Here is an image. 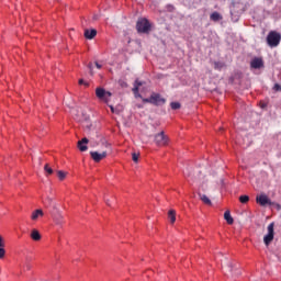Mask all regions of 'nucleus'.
Listing matches in <instances>:
<instances>
[{"mask_svg": "<svg viewBox=\"0 0 281 281\" xmlns=\"http://www.w3.org/2000/svg\"><path fill=\"white\" fill-rule=\"evenodd\" d=\"M266 41L269 47H278V45H280L281 34L276 31H270Z\"/></svg>", "mask_w": 281, "mask_h": 281, "instance_id": "nucleus-2", "label": "nucleus"}, {"mask_svg": "<svg viewBox=\"0 0 281 281\" xmlns=\"http://www.w3.org/2000/svg\"><path fill=\"white\" fill-rule=\"evenodd\" d=\"M103 146L106 150H109V148H111V145H109V143H103ZM103 150L102 153L99 151H90V156L93 159V161H95L97 164L102 161V159H106V150Z\"/></svg>", "mask_w": 281, "mask_h": 281, "instance_id": "nucleus-4", "label": "nucleus"}, {"mask_svg": "<svg viewBox=\"0 0 281 281\" xmlns=\"http://www.w3.org/2000/svg\"><path fill=\"white\" fill-rule=\"evenodd\" d=\"M151 104H154L155 106H161L164 104H166V99H164L161 97V94L159 93H151Z\"/></svg>", "mask_w": 281, "mask_h": 281, "instance_id": "nucleus-9", "label": "nucleus"}, {"mask_svg": "<svg viewBox=\"0 0 281 281\" xmlns=\"http://www.w3.org/2000/svg\"><path fill=\"white\" fill-rule=\"evenodd\" d=\"M24 269L26 270V271H30V269H32V265L30 263V258H26L25 259V262H24Z\"/></svg>", "mask_w": 281, "mask_h": 281, "instance_id": "nucleus-24", "label": "nucleus"}, {"mask_svg": "<svg viewBox=\"0 0 281 281\" xmlns=\"http://www.w3.org/2000/svg\"><path fill=\"white\" fill-rule=\"evenodd\" d=\"M106 205H111V203H109V200L105 201Z\"/></svg>", "mask_w": 281, "mask_h": 281, "instance_id": "nucleus-37", "label": "nucleus"}, {"mask_svg": "<svg viewBox=\"0 0 281 281\" xmlns=\"http://www.w3.org/2000/svg\"><path fill=\"white\" fill-rule=\"evenodd\" d=\"M225 65L223 63L215 61L214 67L215 69H223Z\"/></svg>", "mask_w": 281, "mask_h": 281, "instance_id": "nucleus-29", "label": "nucleus"}, {"mask_svg": "<svg viewBox=\"0 0 281 281\" xmlns=\"http://www.w3.org/2000/svg\"><path fill=\"white\" fill-rule=\"evenodd\" d=\"M155 144L157 146H166L168 144V136L164 134V132H160L155 135Z\"/></svg>", "mask_w": 281, "mask_h": 281, "instance_id": "nucleus-8", "label": "nucleus"}, {"mask_svg": "<svg viewBox=\"0 0 281 281\" xmlns=\"http://www.w3.org/2000/svg\"><path fill=\"white\" fill-rule=\"evenodd\" d=\"M40 216H44V213L43 210L37 209L32 213L31 218L32 221H38Z\"/></svg>", "mask_w": 281, "mask_h": 281, "instance_id": "nucleus-15", "label": "nucleus"}, {"mask_svg": "<svg viewBox=\"0 0 281 281\" xmlns=\"http://www.w3.org/2000/svg\"><path fill=\"white\" fill-rule=\"evenodd\" d=\"M87 144H89V138L83 137L81 140L77 143V146L81 153H86L89 147H87Z\"/></svg>", "mask_w": 281, "mask_h": 281, "instance_id": "nucleus-11", "label": "nucleus"}, {"mask_svg": "<svg viewBox=\"0 0 281 281\" xmlns=\"http://www.w3.org/2000/svg\"><path fill=\"white\" fill-rule=\"evenodd\" d=\"M111 113H115V115H120V110L115 109L113 105H109Z\"/></svg>", "mask_w": 281, "mask_h": 281, "instance_id": "nucleus-28", "label": "nucleus"}, {"mask_svg": "<svg viewBox=\"0 0 281 281\" xmlns=\"http://www.w3.org/2000/svg\"><path fill=\"white\" fill-rule=\"evenodd\" d=\"M224 218L228 225H234V217H232V213L229 211L224 213Z\"/></svg>", "mask_w": 281, "mask_h": 281, "instance_id": "nucleus-16", "label": "nucleus"}, {"mask_svg": "<svg viewBox=\"0 0 281 281\" xmlns=\"http://www.w3.org/2000/svg\"><path fill=\"white\" fill-rule=\"evenodd\" d=\"M44 170H45L46 175H54V169H52V167H49V164H46L44 166Z\"/></svg>", "mask_w": 281, "mask_h": 281, "instance_id": "nucleus-21", "label": "nucleus"}, {"mask_svg": "<svg viewBox=\"0 0 281 281\" xmlns=\"http://www.w3.org/2000/svg\"><path fill=\"white\" fill-rule=\"evenodd\" d=\"M89 68L91 69V64H89Z\"/></svg>", "mask_w": 281, "mask_h": 281, "instance_id": "nucleus-38", "label": "nucleus"}, {"mask_svg": "<svg viewBox=\"0 0 281 281\" xmlns=\"http://www.w3.org/2000/svg\"><path fill=\"white\" fill-rule=\"evenodd\" d=\"M142 85H144V83H143L142 81L137 80V79H136V81L134 82V86H136V87H138V88H140Z\"/></svg>", "mask_w": 281, "mask_h": 281, "instance_id": "nucleus-32", "label": "nucleus"}, {"mask_svg": "<svg viewBox=\"0 0 281 281\" xmlns=\"http://www.w3.org/2000/svg\"><path fill=\"white\" fill-rule=\"evenodd\" d=\"M132 159L133 161H135V164H137V161H139V154L137 153L132 154Z\"/></svg>", "mask_w": 281, "mask_h": 281, "instance_id": "nucleus-27", "label": "nucleus"}, {"mask_svg": "<svg viewBox=\"0 0 281 281\" xmlns=\"http://www.w3.org/2000/svg\"><path fill=\"white\" fill-rule=\"evenodd\" d=\"M32 240H41V233L37 229H33L31 233Z\"/></svg>", "mask_w": 281, "mask_h": 281, "instance_id": "nucleus-18", "label": "nucleus"}, {"mask_svg": "<svg viewBox=\"0 0 281 281\" xmlns=\"http://www.w3.org/2000/svg\"><path fill=\"white\" fill-rule=\"evenodd\" d=\"M201 201H203L205 203V205H212V201L210 200V198H207V195L205 194H199Z\"/></svg>", "mask_w": 281, "mask_h": 281, "instance_id": "nucleus-20", "label": "nucleus"}, {"mask_svg": "<svg viewBox=\"0 0 281 281\" xmlns=\"http://www.w3.org/2000/svg\"><path fill=\"white\" fill-rule=\"evenodd\" d=\"M95 95L98 100L104 102L105 104H109V102H111V97L113 95V93H111V91H106L104 88H97Z\"/></svg>", "mask_w": 281, "mask_h": 281, "instance_id": "nucleus-3", "label": "nucleus"}, {"mask_svg": "<svg viewBox=\"0 0 281 281\" xmlns=\"http://www.w3.org/2000/svg\"><path fill=\"white\" fill-rule=\"evenodd\" d=\"M273 90H274V91H281V86H280V83H276V85L273 86Z\"/></svg>", "mask_w": 281, "mask_h": 281, "instance_id": "nucleus-31", "label": "nucleus"}, {"mask_svg": "<svg viewBox=\"0 0 281 281\" xmlns=\"http://www.w3.org/2000/svg\"><path fill=\"white\" fill-rule=\"evenodd\" d=\"M97 69H102V65H100L98 61H95Z\"/></svg>", "mask_w": 281, "mask_h": 281, "instance_id": "nucleus-33", "label": "nucleus"}, {"mask_svg": "<svg viewBox=\"0 0 281 281\" xmlns=\"http://www.w3.org/2000/svg\"><path fill=\"white\" fill-rule=\"evenodd\" d=\"M256 201L261 207H265L266 205H274L267 194L257 195Z\"/></svg>", "mask_w": 281, "mask_h": 281, "instance_id": "nucleus-7", "label": "nucleus"}, {"mask_svg": "<svg viewBox=\"0 0 281 281\" xmlns=\"http://www.w3.org/2000/svg\"><path fill=\"white\" fill-rule=\"evenodd\" d=\"M5 258V241L3 237L0 235V260Z\"/></svg>", "mask_w": 281, "mask_h": 281, "instance_id": "nucleus-12", "label": "nucleus"}, {"mask_svg": "<svg viewBox=\"0 0 281 281\" xmlns=\"http://www.w3.org/2000/svg\"><path fill=\"white\" fill-rule=\"evenodd\" d=\"M150 27H153V24H150V21L146 18H139L136 22V30L138 34H149Z\"/></svg>", "mask_w": 281, "mask_h": 281, "instance_id": "nucleus-1", "label": "nucleus"}, {"mask_svg": "<svg viewBox=\"0 0 281 281\" xmlns=\"http://www.w3.org/2000/svg\"><path fill=\"white\" fill-rule=\"evenodd\" d=\"M239 201L244 204L249 203V195H240Z\"/></svg>", "mask_w": 281, "mask_h": 281, "instance_id": "nucleus-25", "label": "nucleus"}, {"mask_svg": "<svg viewBox=\"0 0 281 281\" xmlns=\"http://www.w3.org/2000/svg\"><path fill=\"white\" fill-rule=\"evenodd\" d=\"M132 91H133V93L135 94V97L137 98H140V95H139V87H137V86H134V88L132 89Z\"/></svg>", "mask_w": 281, "mask_h": 281, "instance_id": "nucleus-26", "label": "nucleus"}, {"mask_svg": "<svg viewBox=\"0 0 281 281\" xmlns=\"http://www.w3.org/2000/svg\"><path fill=\"white\" fill-rule=\"evenodd\" d=\"M274 203V202H273ZM274 205L277 206L278 210H281V205L278 203H274Z\"/></svg>", "mask_w": 281, "mask_h": 281, "instance_id": "nucleus-35", "label": "nucleus"}, {"mask_svg": "<svg viewBox=\"0 0 281 281\" xmlns=\"http://www.w3.org/2000/svg\"><path fill=\"white\" fill-rule=\"evenodd\" d=\"M79 85H85V80L83 79H79Z\"/></svg>", "mask_w": 281, "mask_h": 281, "instance_id": "nucleus-36", "label": "nucleus"}, {"mask_svg": "<svg viewBox=\"0 0 281 281\" xmlns=\"http://www.w3.org/2000/svg\"><path fill=\"white\" fill-rule=\"evenodd\" d=\"M98 35V31L95 29L92 30H86L85 31V37L91 41L92 38H95Z\"/></svg>", "mask_w": 281, "mask_h": 281, "instance_id": "nucleus-13", "label": "nucleus"}, {"mask_svg": "<svg viewBox=\"0 0 281 281\" xmlns=\"http://www.w3.org/2000/svg\"><path fill=\"white\" fill-rule=\"evenodd\" d=\"M222 267L225 273H235V276H240V270L232 265L227 258L222 261Z\"/></svg>", "mask_w": 281, "mask_h": 281, "instance_id": "nucleus-5", "label": "nucleus"}, {"mask_svg": "<svg viewBox=\"0 0 281 281\" xmlns=\"http://www.w3.org/2000/svg\"><path fill=\"white\" fill-rule=\"evenodd\" d=\"M53 220H54V223H56V225H64L65 224V217L63 216L61 213L55 214Z\"/></svg>", "mask_w": 281, "mask_h": 281, "instance_id": "nucleus-14", "label": "nucleus"}, {"mask_svg": "<svg viewBox=\"0 0 281 281\" xmlns=\"http://www.w3.org/2000/svg\"><path fill=\"white\" fill-rule=\"evenodd\" d=\"M170 106L173 111H178V109H181V103L179 102H171Z\"/></svg>", "mask_w": 281, "mask_h": 281, "instance_id": "nucleus-23", "label": "nucleus"}, {"mask_svg": "<svg viewBox=\"0 0 281 281\" xmlns=\"http://www.w3.org/2000/svg\"><path fill=\"white\" fill-rule=\"evenodd\" d=\"M274 227H276L274 223H270L268 225V234L263 237V243L267 247H269V245H271V243L273 241Z\"/></svg>", "mask_w": 281, "mask_h": 281, "instance_id": "nucleus-6", "label": "nucleus"}, {"mask_svg": "<svg viewBox=\"0 0 281 281\" xmlns=\"http://www.w3.org/2000/svg\"><path fill=\"white\" fill-rule=\"evenodd\" d=\"M168 218L170 221V223H175L177 221V212L175 210H170L168 212Z\"/></svg>", "mask_w": 281, "mask_h": 281, "instance_id": "nucleus-17", "label": "nucleus"}, {"mask_svg": "<svg viewBox=\"0 0 281 281\" xmlns=\"http://www.w3.org/2000/svg\"><path fill=\"white\" fill-rule=\"evenodd\" d=\"M90 146L95 147V142L90 140Z\"/></svg>", "mask_w": 281, "mask_h": 281, "instance_id": "nucleus-34", "label": "nucleus"}, {"mask_svg": "<svg viewBox=\"0 0 281 281\" xmlns=\"http://www.w3.org/2000/svg\"><path fill=\"white\" fill-rule=\"evenodd\" d=\"M57 177L59 181H64L65 177H67V173L63 170L57 171Z\"/></svg>", "mask_w": 281, "mask_h": 281, "instance_id": "nucleus-22", "label": "nucleus"}, {"mask_svg": "<svg viewBox=\"0 0 281 281\" xmlns=\"http://www.w3.org/2000/svg\"><path fill=\"white\" fill-rule=\"evenodd\" d=\"M143 102H146L148 104H153V97H149L147 99H143Z\"/></svg>", "mask_w": 281, "mask_h": 281, "instance_id": "nucleus-30", "label": "nucleus"}, {"mask_svg": "<svg viewBox=\"0 0 281 281\" xmlns=\"http://www.w3.org/2000/svg\"><path fill=\"white\" fill-rule=\"evenodd\" d=\"M211 21H221V19H223V16L221 15V13L218 12H213L210 16Z\"/></svg>", "mask_w": 281, "mask_h": 281, "instance_id": "nucleus-19", "label": "nucleus"}, {"mask_svg": "<svg viewBox=\"0 0 281 281\" xmlns=\"http://www.w3.org/2000/svg\"><path fill=\"white\" fill-rule=\"evenodd\" d=\"M251 69H262L265 67V61H262V58L255 57L250 61Z\"/></svg>", "mask_w": 281, "mask_h": 281, "instance_id": "nucleus-10", "label": "nucleus"}]
</instances>
